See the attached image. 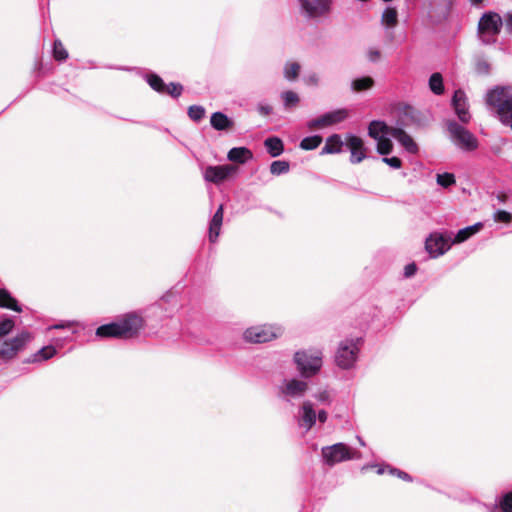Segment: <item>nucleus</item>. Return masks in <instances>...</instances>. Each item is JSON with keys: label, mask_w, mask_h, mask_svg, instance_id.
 <instances>
[{"label": "nucleus", "mask_w": 512, "mask_h": 512, "mask_svg": "<svg viewBox=\"0 0 512 512\" xmlns=\"http://www.w3.org/2000/svg\"><path fill=\"white\" fill-rule=\"evenodd\" d=\"M487 106L496 110L500 121L512 129V87H495L486 93Z\"/></svg>", "instance_id": "f03ea898"}, {"label": "nucleus", "mask_w": 512, "mask_h": 512, "mask_svg": "<svg viewBox=\"0 0 512 512\" xmlns=\"http://www.w3.org/2000/svg\"><path fill=\"white\" fill-rule=\"evenodd\" d=\"M452 106L461 122L468 123L470 121L471 116L468 110L467 97L464 91H455L452 98Z\"/></svg>", "instance_id": "f3484780"}, {"label": "nucleus", "mask_w": 512, "mask_h": 512, "mask_svg": "<svg viewBox=\"0 0 512 512\" xmlns=\"http://www.w3.org/2000/svg\"><path fill=\"white\" fill-rule=\"evenodd\" d=\"M322 140L320 135L308 136L301 140L299 147L307 151L314 150L322 143Z\"/></svg>", "instance_id": "cd10ccee"}, {"label": "nucleus", "mask_w": 512, "mask_h": 512, "mask_svg": "<svg viewBox=\"0 0 512 512\" xmlns=\"http://www.w3.org/2000/svg\"><path fill=\"white\" fill-rule=\"evenodd\" d=\"M382 161L393 169H399L402 165V161L398 157H384Z\"/></svg>", "instance_id": "a18cd8bd"}, {"label": "nucleus", "mask_w": 512, "mask_h": 512, "mask_svg": "<svg viewBox=\"0 0 512 512\" xmlns=\"http://www.w3.org/2000/svg\"><path fill=\"white\" fill-rule=\"evenodd\" d=\"M96 336L101 338H123L118 321L98 327L96 330Z\"/></svg>", "instance_id": "5701e85b"}, {"label": "nucleus", "mask_w": 512, "mask_h": 512, "mask_svg": "<svg viewBox=\"0 0 512 512\" xmlns=\"http://www.w3.org/2000/svg\"><path fill=\"white\" fill-rule=\"evenodd\" d=\"M357 439L361 446H365V442L363 441V439L361 437L358 436Z\"/></svg>", "instance_id": "13d9d810"}, {"label": "nucleus", "mask_w": 512, "mask_h": 512, "mask_svg": "<svg viewBox=\"0 0 512 512\" xmlns=\"http://www.w3.org/2000/svg\"><path fill=\"white\" fill-rule=\"evenodd\" d=\"M117 321L123 338L137 335L144 325L143 318L135 312L125 314Z\"/></svg>", "instance_id": "f8f14e48"}, {"label": "nucleus", "mask_w": 512, "mask_h": 512, "mask_svg": "<svg viewBox=\"0 0 512 512\" xmlns=\"http://www.w3.org/2000/svg\"><path fill=\"white\" fill-rule=\"evenodd\" d=\"M345 145L350 150V161L353 164L360 163L366 158V148L363 140L351 133L345 136Z\"/></svg>", "instance_id": "dca6fc26"}, {"label": "nucleus", "mask_w": 512, "mask_h": 512, "mask_svg": "<svg viewBox=\"0 0 512 512\" xmlns=\"http://www.w3.org/2000/svg\"><path fill=\"white\" fill-rule=\"evenodd\" d=\"M57 350L54 346H45L41 348L37 353L32 356V359L29 362H39L51 359Z\"/></svg>", "instance_id": "a878e982"}, {"label": "nucleus", "mask_w": 512, "mask_h": 512, "mask_svg": "<svg viewBox=\"0 0 512 512\" xmlns=\"http://www.w3.org/2000/svg\"><path fill=\"white\" fill-rule=\"evenodd\" d=\"M237 172V167L233 165L208 166L203 172L204 180L214 184H221L230 176Z\"/></svg>", "instance_id": "2eb2a0df"}, {"label": "nucleus", "mask_w": 512, "mask_h": 512, "mask_svg": "<svg viewBox=\"0 0 512 512\" xmlns=\"http://www.w3.org/2000/svg\"><path fill=\"white\" fill-rule=\"evenodd\" d=\"M381 22L387 27L396 26L398 22L397 10L393 7H387L382 13Z\"/></svg>", "instance_id": "bb28decb"}, {"label": "nucleus", "mask_w": 512, "mask_h": 512, "mask_svg": "<svg viewBox=\"0 0 512 512\" xmlns=\"http://www.w3.org/2000/svg\"><path fill=\"white\" fill-rule=\"evenodd\" d=\"M368 135L377 142V151L381 155H388L393 149L390 137L395 138L409 153H417L418 146L410 135L402 128L388 126L383 121L374 120L369 124Z\"/></svg>", "instance_id": "f257e3e1"}, {"label": "nucleus", "mask_w": 512, "mask_h": 512, "mask_svg": "<svg viewBox=\"0 0 512 512\" xmlns=\"http://www.w3.org/2000/svg\"><path fill=\"white\" fill-rule=\"evenodd\" d=\"M53 56L57 61H64L68 58V52L60 40L54 41Z\"/></svg>", "instance_id": "c9c22d12"}, {"label": "nucleus", "mask_w": 512, "mask_h": 512, "mask_svg": "<svg viewBox=\"0 0 512 512\" xmlns=\"http://www.w3.org/2000/svg\"><path fill=\"white\" fill-rule=\"evenodd\" d=\"M298 427L305 432L310 431L316 424V409L314 403L306 399L298 408L296 415Z\"/></svg>", "instance_id": "9b49d317"}, {"label": "nucleus", "mask_w": 512, "mask_h": 512, "mask_svg": "<svg viewBox=\"0 0 512 512\" xmlns=\"http://www.w3.org/2000/svg\"><path fill=\"white\" fill-rule=\"evenodd\" d=\"M436 181L441 187L448 188L455 184V177L452 173L437 174Z\"/></svg>", "instance_id": "4c0bfd02"}, {"label": "nucleus", "mask_w": 512, "mask_h": 512, "mask_svg": "<svg viewBox=\"0 0 512 512\" xmlns=\"http://www.w3.org/2000/svg\"><path fill=\"white\" fill-rule=\"evenodd\" d=\"M211 126L218 131L228 130L232 128L233 121L222 112H214L210 118Z\"/></svg>", "instance_id": "4be33fe9"}, {"label": "nucleus", "mask_w": 512, "mask_h": 512, "mask_svg": "<svg viewBox=\"0 0 512 512\" xmlns=\"http://www.w3.org/2000/svg\"><path fill=\"white\" fill-rule=\"evenodd\" d=\"M306 17L311 19L326 17L332 7V0H299Z\"/></svg>", "instance_id": "9d476101"}, {"label": "nucleus", "mask_w": 512, "mask_h": 512, "mask_svg": "<svg viewBox=\"0 0 512 512\" xmlns=\"http://www.w3.org/2000/svg\"><path fill=\"white\" fill-rule=\"evenodd\" d=\"M290 165L287 161L277 160L271 163L270 172L273 175H282L289 171Z\"/></svg>", "instance_id": "f704fd0d"}, {"label": "nucleus", "mask_w": 512, "mask_h": 512, "mask_svg": "<svg viewBox=\"0 0 512 512\" xmlns=\"http://www.w3.org/2000/svg\"><path fill=\"white\" fill-rule=\"evenodd\" d=\"M223 214H224V207L221 204L218 207V209L216 210V212L214 213V215L210 221L209 240L212 243L216 242V240L220 234V230H221V226H222V222H223Z\"/></svg>", "instance_id": "a211bd4d"}, {"label": "nucleus", "mask_w": 512, "mask_h": 512, "mask_svg": "<svg viewBox=\"0 0 512 512\" xmlns=\"http://www.w3.org/2000/svg\"><path fill=\"white\" fill-rule=\"evenodd\" d=\"M313 398L318 404L330 406L333 402L331 391L323 388L313 394Z\"/></svg>", "instance_id": "7c9ffc66"}, {"label": "nucleus", "mask_w": 512, "mask_h": 512, "mask_svg": "<svg viewBox=\"0 0 512 512\" xmlns=\"http://www.w3.org/2000/svg\"><path fill=\"white\" fill-rule=\"evenodd\" d=\"M324 424L328 420V413L324 409L316 410V421Z\"/></svg>", "instance_id": "864d4df0"}, {"label": "nucleus", "mask_w": 512, "mask_h": 512, "mask_svg": "<svg viewBox=\"0 0 512 512\" xmlns=\"http://www.w3.org/2000/svg\"><path fill=\"white\" fill-rule=\"evenodd\" d=\"M257 110L261 115L267 116L271 114L272 107L268 104H259Z\"/></svg>", "instance_id": "5fc2aeb1"}, {"label": "nucleus", "mask_w": 512, "mask_h": 512, "mask_svg": "<svg viewBox=\"0 0 512 512\" xmlns=\"http://www.w3.org/2000/svg\"><path fill=\"white\" fill-rule=\"evenodd\" d=\"M385 472V468L384 467H378L377 469V474L381 475Z\"/></svg>", "instance_id": "4d7b16f0"}, {"label": "nucleus", "mask_w": 512, "mask_h": 512, "mask_svg": "<svg viewBox=\"0 0 512 512\" xmlns=\"http://www.w3.org/2000/svg\"><path fill=\"white\" fill-rule=\"evenodd\" d=\"M321 455L323 463L328 466H334L347 460L361 458L359 451L350 448L342 442L322 447Z\"/></svg>", "instance_id": "0eeeda50"}, {"label": "nucleus", "mask_w": 512, "mask_h": 512, "mask_svg": "<svg viewBox=\"0 0 512 512\" xmlns=\"http://www.w3.org/2000/svg\"><path fill=\"white\" fill-rule=\"evenodd\" d=\"M205 115V109L200 105H192L188 108V116L193 121H200Z\"/></svg>", "instance_id": "58836bf2"}, {"label": "nucleus", "mask_w": 512, "mask_h": 512, "mask_svg": "<svg viewBox=\"0 0 512 512\" xmlns=\"http://www.w3.org/2000/svg\"><path fill=\"white\" fill-rule=\"evenodd\" d=\"M429 87L436 95H441L444 92L443 79L440 73H433L430 76Z\"/></svg>", "instance_id": "c756f323"}, {"label": "nucleus", "mask_w": 512, "mask_h": 512, "mask_svg": "<svg viewBox=\"0 0 512 512\" xmlns=\"http://www.w3.org/2000/svg\"><path fill=\"white\" fill-rule=\"evenodd\" d=\"M495 222L510 223L512 221V214L505 210H497L493 214Z\"/></svg>", "instance_id": "79ce46f5"}, {"label": "nucleus", "mask_w": 512, "mask_h": 512, "mask_svg": "<svg viewBox=\"0 0 512 512\" xmlns=\"http://www.w3.org/2000/svg\"><path fill=\"white\" fill-rule=\"evenodd\" d=\"M373 85V79L370 77H363L356 79L352 82V88L355 91H362L371 88Z\"/></svg>", "instance_id": "e433bc0d"}, {"label": "nucleus", "mask_w": 512, "mask_h": 512, "mask_svg": "<svg viewBox=\"0 0 512 512\" xmlns=\"http://www.w3.org/2000/svg\"><path fill=\"white\" fill-rule=\"evenodd\" d=\"M229 161L244 164L253 158L252 152L246 147H234L227 154Z\"/></svg>", "instance_id": "412c9836"}, {"label": "nucleus", "mask_w": 512, "mask_h": 512, "mask_svg": "<svg viewBox=\"0 0 512 512\" xmlns=\"http://www.w3.org/2000/svg\"><path fill=\"white\" fill-rule=\"evenodd\" d=\"M293 360L300 375L311 378L321 370L323 354L320 350H300L295 352Z\"/></svg>", "instance_id": "7ed1b4c3"}, {"label": "nucleus", "mask_w": 512, "mask_h": 512, "mask_svg": "<svg viewBox=\"0 0 512 512\" xmlns=\"http://www.w3.org/2000/svg\"><path fill=\"white\" fill-rule=\"evenodd\" d=\"M490 66L489 64L484 60H479L476 63V71L479 74H487L489 72Z\"/></svg>", "instance_id": "49530a36"}, {"label": "nucleus", "mask_w": 512, "mask_h": 512, "mask_svg": "<svg viewBox=\"0 0 512 512\" xmlns=\"http://www.w3.org/2000/svg\"><path fill=\"white\" fill-rule=\"evenodd\" d=\"M70 326H71L70 322H63L60 324H55L53 326H50L48 329H63V328L70 327Z\"/></svg>", "instance_id": "6e6d98bb"}, {"label": "nucleus", "mask_w": 512, "mask_h": 512, "mask_svg": "<svg viewBox=\"0 0 512 512\" xmlns=\"http://www.w3.org/2000/svg\"><path fill=\"white\" fill-rule=\"evenodd\" d=\"M283 332L279 324L254 325L243 332V339L249 343L262 344L281 337Z\"/></svg>", "instance_id": "39448f33"}, {"label": "nucleus", "mask_w": 512, "mask_h": 512, "mask_svg": "<svg viewBox=\"0 0 512 512\" xmlns=\"http://www.w3.org/2000/svg\"><path fill=\"white\" fill-rule=\"evenodd\" d=\"M31 339V334L27 331H22L17 334L14 338L9 340V345H12L16 351L21 350L27 342Z\"/></svg>", "instance_id": "c85d7f7f"}, {"label": "nucleus", "mask_w": 512, "mask_h": 512, "mask_svg": "<svg viewBox=\"0 0 512 512\" xmlns=\"http://www.w3.org/2000/svg\"><path fill=\"white\" fill-rule=\"evenodd\" d=\"M304 81L309 86H317L319 83V77L316 73H311L305 77Z\"/></svg>", "instance_id": "09e8293b"}, {"label": "nucleus", "mask_w": 512, "mask_h": 512, "mask_svg": "<svg viewBox=\"0 0 512 512\" xmlns=\"http://www.w3.org/2000/svg\"><path fill=\"white\" fill-rule=\"evenodd\" d=\"M483 0H471L473 4H480Z\"/></svg>", "instance_id": "bf43d9fd"}, {"label": "nucleus", "mask_w": 512, "mask_h": 512, "mask_svg": "<svg viewBox=\"0 0 512 512\" xmlns=\"http://www.w3.org/2000/svg\"><path fill=\"white\" fill-rule=\"evenodd\" d=\"M17 354L16 349L9 345V341H5L0 347V358L11 359Z\"/></svg>", "instance_id": "ea45409f"}, {"label": "nucleus", "mask_w": 512, "mask_h": 512, "mask_svg": "<svg viewBox=\"0 0 512 512\" xmlns=\"http://www.w3.org/2000/svg\"><path fill=\"white\" fill-rule=\"evenodd\" d=\"M182 90H183L182 85L177 84V83H170V84L166 85V89L163 94L166 93V94L171 95L172 97L177 98L181 95Z\"/></svg>", "instance_id": "37998d69"}, {"label": "nucleus", "mask_w": 512, "mask_h": 512, "mask_svg": "<svg viewBox=\"0 0 512 512\" xmlns=\"http://www.w3.org/2000/svg\"><path fill=\"white\" fill-rule=\"evenodd\" d=\"M0 307L21 312V307L17 300L6 289H0Z\"/></svg>", "instance_id": "393cba45"}, {"label": "nucleus", "mask_w": 512, "mask_h": 512, "mask_svg": "<svg viewBox=\"0 0 512 512\" xmlns=\"http://www.w3.org/2000/svg\"><path fill=\"white\" fill-rule=\"evenodd\" d=\"M389 472H390V474L396 475L403 480L411 481V477L404 471H400L396 468H389Z\"/></svg>", "instance_id": "8fccbe9b"}, {"label": "nucleus", "mask_w": 512, "mask_h": 512, "mask_svg": "<svg viewBox=\"0 0 512 512\" xmlns=\"http://www.w3.org/2000/svg\"><path fill=\"white\" fill-rule=\"evenodd\" d=\"M348 117V110L337 109L327 112L307 122L309 129L325 128L344 121Z\"/></svg>", "instance_id": "4468645a"}, {"label": "nucleus", "mask_w": 512, "mask_h": 512, "mask_svg": "<svg viewBox=\"0 0 512 512\" xmlns=\"http://www.w3.org/2000/svg\"><path fill=\"white\" fill-rule=\"evenodd\" d=\"M500 506L502 509V512H512V491L506 493L501 501Z\"/></svg>", "instance_id": "c03bdc74"}, {"label": "nucleus", "mask_w": 512, "mask_h": 512, "mask_svg": "<svg viewBox=\"0 0 512 512\" xmlns=\"http://www.w3.org/2000/svg\"><path fill=\"white\" fill-rule=\"evenodd\" d=\"M300 64L297 62H289L284 67V77L289 80H295L300 72Z\"/></svg>", "instance_id": "72a5a7b5"}, {"label": "nucleus", "mask_w": 512, "mask_h": 512, "mask_svg": "<svg viewBox=\"0 0 512 512\" xmlns=\"http://www.w3.org/2000/svg\"><path fill=\"white\" fill-rule=\"evenodd\" d=\"M264 146L267 152L272 157H277L281 155L284 151V145L280 138L278 137H269L264 141Z\"/></svg>", "instance_id": "b1692460"}, {"label": "nucleus", "mask_w": 512, "mask_h": 512, "mask_svg": "<svg viewBox=\"0 0 512 512\" xmlns=\"http://www.w3.org/2000/svg\"><path fill=\"white\" fill-rule=\"evenodd\" d=\"M308 389V382L298 378H289L284 379L279 385L278 395L282 400L292 403L293 400L303 398Z\"/></svg>", "instance_id": "1a4fd4ad"}, {"label": "nucleus", "mask_w": 512, "mask_h": 512, "mask_svg": "<svg viewBox=\"0 0 512 512\" xmlns=\"http://www.w3.org/2000/svg\"><path fill=\"white\" fill-rule=\"evenodd\" d=\"M483 227V224L481 222L475 223L474 225L467 226L463 229H460L453 239H451V243L453 244H460L471 238L473 235L478 233L481 228Z\"/></svg>", "instance_id": "aec40b11"}, {"label": "nucleus", "mask_w": 512, "mask_h": 512, "mask_svg": "<svg viewBox=\"0 0 512 512\" xmlns=\"http://www.w3.org/2000/svg\"><path fill=\"white\" fill-rule=\"evenodd\" d=\"M345 145L339 134H333L326 139L325 145L322 148L320 154H339L342 152V147Z\"/></svg>", "instance_id": "6ab92c4d"}, {"label": "nucleus", "mask_w": 512, "mask_h": 512, "mask_svg": "<svg viewBox=\"0 0 512 512\" xmlns=\"http://www.w3.org/2000/svg\"><path fill=\"white\" fill-rule=\"evenodd\" d=\"M15 323L11 318H5L0 321V337L8 335L14 328Z\"/></svg>", "instance_id": "a19ab883"}, {"label": "nucleus", "mask_w": 512, "mask_h": 512, "mask_svg": "<svg viewBox=\"0 0 512 512\" xmlns=\"http://www.w3.org/2000/svg\"><path fill=\"white\" fill-rule=\"evenodd\" d=\"M447 130L453 144L462 151L471 152L478 148V139L465 127L455 121L447 123Z\"/></svg>", "instance_id": "6e6552de"}, {"label": "nucleus", "mask_w": 512, "mask_h": 512, "mask_svg": "<svg viewBox=\"0 0 512 512\" xmlns=\"http://www.w3.org/2000/svg\"><path fill=\"white\" fill-rule=\"evenodd\" d=\"M502 26L503 19L498 13L487 12L483 14L478 23L480 41L485 45L494 44Z\"/></svg>", "instance_id": "423d86ee"}, {"label": "nucleus", "mask_w": 512, "mask_h": 512, "mask_svg": "<svg viewBox=\"0 0 512 512\" xmlns=\"http://www.w3.org/2000/svg\"><path fill=\"white\" fill-rule=\"evenodd\" d=\"M361 344V338H347L340 341L334 357L336 365L343 370L354 368L359 357Z\"/></svg>", "instance_id": "20e7f679"}, {"label": "nucleus", "mask_w": 512, "mask_h": 512, "mask_svg": "<svg viewBox=\"0 0 512 512\" xmlns=\"http://www.w3.org/2000/svg\"><path fill=\"white\" fill-rule=\"evenodd\" d=\"M146 81L149 84V86L157 91L158 93H164L166 89V84L163 82L162 78H160L156 74H148L146 76Z\"/></svg>", "instance_id": "473e14b6"}, {"label": "nucleus", "mask_w": 512, "mask_h": 512, "mask_svg": "<svg viewBox=\"0 0 512 512\" xmlns=\"http://www.w3.org/2000/svg\"><path fill=\"white\" fill-rule=\"evenodd\" d=\"M417 272V266L415 263H409L404 267V276L410 278Z\"/></svg>", "instance_id": "de8ad7c7"}, {"label": "nucleus", "mask_w": 512, "mask_h": 512, "mask_svg": "<svg viewBox=\"0 0 512 512\" xmlns=\"http://www.w3.org/2000/svg\"><path fill=\"white\" fill-rule=\"evenodd\" d=\"M281 98L286 109L297 106L300 101L299 95L296 92L290 90L282 92Z\"/></svg>", "instance_id": "2f4dec72"}, {"label": "nucleus", "mask_w": 512, "mask_h": 512, "mask_svg": "<svg viewBox=\"0 0 512 512\" xmlns=\"http://www.w3.org/2000/svg\"><path fill=\"white\" fill-rule=\"evenodd\" d=\"M380 56V51L375 48H370L367 52V57L372 62H376L377 60H379Z\"/></svg>", "instance_id": "603ef678"}, {"label": "nucleus", "mask_w": 512, "mask_h": 512, "mask_svg": "<svg viewBox=\"0 0 512 512\" xmlns=\"http://www.w3.org/2000/svg\"><path fill=\"white\" fill-rule=\"evenodd\" d=\"M503 25L509 33H512V12H507L504 15Z\"/></svg>", "instance_id": "3c124183"}, {"label": "nucleus", "mask_w": 512, "mask_h": 512, "mask_svg": "<svg viewBox=\"0 0 512 512\" xmlns=\"http://www.w3.org/2000/svg\"><path fill=\"white\" fill-rule=\"evenodd\" d=\"M451 238L441 233H432L425 241L427 252L434 258L446 253L451 248Z\"/></svg>", "instance_id": "ddd939ff"}]
</instances>
